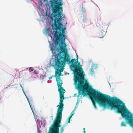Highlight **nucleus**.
I'll use <instances>...</instances> for the list:
<instances>
[{
  "mask_svg": "<svg viewBox=\"0 0 133 133\" xmlns=\"http://www.w3.org/2000/svg\"><path fill=\"white\" fill-rule=\"evenodd\" d=\"M61 125H51L48 133H59V127Z\"/></svg>",
  "mask_w": 133,
  "mask_h": 133,
  "instance_id": "423d86ee",
  "label": "nucleus"
},
{
  "mask_svg": "<svg viewBox=\"0 0 133 133\" xmlns=\"http://www.w3.org/2000/svg\"><path fill=\"white\" fill-rule=\"evenodd\" d=\"M90 73H91L92 74H93L94 73V70L93 69L91 68L90 69Z\"/></svg>",
  "mask_w": 133,
  "mask_h": 133,
  "instance_id": "ddd939ff",
  "label": "nucleus"
},
{
  "mask_svg": "<svg viewBox=\"0 0 133 133\" xmlns=\"http://www.w3.org/2000/svg\"><path fill=\"white\" fill-rule=\"evenodd\" d=\"M126 125H122V126H125Z\"/></svg>",
  "mask_w": 133,
  "mask_h": 133,
  "instance_id": "4be33fe9",
  "label": "nucleus"
},
{
  "mask_svg": "<svg viewBox=\"0 0 133 133\" xmlns=\"http://www.w3.org/2000/svg\"><path fill=\"white\" fill-rule=\"evenodd\" d=\"M67 24V22H66L65 23V24Z\"/></svg>",
  "mask_w": 133,
  "mask_h": 133,
  "instance_id": "5701e85b",
  "label": "nucleus"
},
{
  "mask_svg": "<svg viewBox=\"0 0 133 133\" xmlns=\"http://www.w3.org/2000/svg\"><path fill=\"white\" fill-rule=\"evenodd\" d=\"M87 18L85 17H84L83 20V22L84 23H85L86 22H87Z\"/></svg>",
  "mask_w": 133,
  "mask_h": 133,
  "instance_id": "4468645a",
  "label": "nucleus"
},
{
  "mask_svg": "<svg viewBox=\"0 0 133 133\" xmlns=\"http://www.w3.org/2000/svg\"><path fill=\"white\" fill-rule=\"evenodd\" d=\"M84 133H85V128H83Z\"/></svg>",
  "mask_w": 133,
  "mask_h": 133,
  "instance_id": "6ab92c4d",
  "label": "nucleus"
},
{
  "mask_svg": "<svg viewBox=\"0 0 133 133\" xmlns=\"http://www.w3.org/2000/svg\"><path fill=\"white\" fill-rule=\"evenodd\" d=\"M63 3L62 0H52L51 2L50 6L55 18L54 25L55 27L59 25L63 26L62 23L61 22L62 18L63 8L62 6Z\"/></svg>",
  "mask_w": 133,
  "mask_h": 133,
  "instance_id": "f03ea898",
  "label": "nucleus"
},
{
  "mask_svg": "<svg viewBox=\"0 0 133 133\" xmlns=\"http://www.w3.org/2000/svg\"><path fill=\"white\" fill-rule=\"evenodd\" d=\"M64 129L63 128H62L61 130V132H62L64 131Z\"/></svg>",
  "mask_w": 133,
  "mask_h": 133,
  "instance_id": "f3484780",
  "label": "nucleus"
},
{
  "mask_svg": "<svg viewBox=\"0 0 133 133\" xmlns=\"http://www.w3.org/2000/svg\"><path fill=\"white\" fill-rule=\"evenodd\" d=\"M44 1H46V0H43Z\"/></svg>",
  "mask_w": 133,
  "mask_h": 133,
  "instance_id": "b1692460",
  "label": "nucleus"
},
{
  "mask_svg": "<svg viewBox=\"0 0 133 133\" xmlns=\"http://www.w3.org/2000/svg\"><path fill=\"white\" fill-rule=\"evenodd\" d=\"M31 110H32V112H33V111L32 110V109H31Z\"/></svg>",
  "mask_w": 133,
  "mask_h": 133,
  "instance_id": "393cba45",
  "label": "nucleus"
},
{
  "mask_svg": "<svg viewBox=\"0 0 133 133\" xmlns=\"http://www.w3.org/2000/svg\"><path fill=\"white\" fill-rule=\"evenodd\" d=\"M75 109H74L71 112V115L72 116L74 115L75 113Z\"/></svg>",
  "mask_w": 133,
  "mask_h": 133,
  "instance_id": "dca6fc26",
  "label": "nucleus"
},
{
  "mask_svg": "<svg viewBox=\"0 0 133 133\" xmlns=\"http://www.w3.org/2000/svg\"><path fill=\"white\" fill-rule=\"evenodd\" d=\"M46 124V121L45 120L44 118L41 117L39 121V124H41V125H45Z\"/></svg>",
  "mask_w": 133,
  "mask_h": 133,
  "instance_id": "6e6552de",
  "label": "nucleus"
},
{
  "mask_svg": "<svg viewBox=\"0 0 133 133\" xmlns=\"http://www.w3.org/2000/svg\"><path fill=\"white\" fill-rule=\"evenodd\" d=\"M31 110H32V112H33V111L32 110V109H31Z\"/></svg>",
  "mask_w": 133,
  "mask_h": 133,
  "instance_id": "cd10ccee",
  "label": "nucleus"
},
{
  "mask_svg": "<svg viewBox=\"0 0 133 133\" xmlns=\"http://www.w3.org/2000/svg\"><path fill=\"white\" fill-rule=\"evenodd\" d=\"M34 70V69L32 68H30L29 69V71L30 72Z\"/></svg>",
  "mask_w": 133,
  "mask_h": 133,
  "instance_id": "2eb2a0df",
  "label": "nucleus"
},
{
  "mask_svg": "<svg viewBox=\"0 0 133 133\" xmlns=\"http://www.w3.org/2000/svg\"><path fill=\"white\" fill-rule=\"evenodd\" d=\"M31 110H32V112H33V111L32 110V109H31Z\"/></svg>",
  "mask_w": 133,
  "mask_h": 133,
  "instance_id": "bb28decb",
  "label": "nucleus"
},
{
  "mask_svg": "<svg viewBox=\"0 0 133 133\" xmlns=\"http://www.w3.org/2000/svg\"><path fill=\"white\" fill-rule=\"evenodd\" d=\"M61 25L58 26L55 30L56 31L55 32L54 35V37L56 40V43L57 45H59V43L58 42V41L60 37H63V35H65L64 34L65 32V30L66 29L65 27L63 28V27H61Z\"/></svg>",
  "mask_w": 133,
  "mask_h": 133,
  "instance_id": "20e7f679",
  "label": "nucleus"
},
{
  "mask_svg": "<svg viewBox=\"0 0 133 133\" xmlns=\"http://www.w3.org/2000/svg\"><path fill=\"white\" fill-rule=\"evenodd\" d=\"M102 31H103L101 30V31L99 33V38H101L103 37L105 34L106 31H104L103 30Z\"/></svg>",
  "mask_w": 133,
  "mask_h": 133,
  "instance_id": "0eeeda50",
  "label": "nucleus"
},
{
  "mask_svg": "<svg viewBox=\"0 0 133 133\" xmlns=\"http://www.w3.org/2000/svg\"><path fill=\"white\" fill-rule=\"evenodd\" d=\"M50 30L49 29H47L45 30V32L46 34H48L50 32Z\"/></svg>",
  "mask_w": 133,
  "mask_h": 133,
  "instance_id": "f8f14e48",
  "label": "nucleus"
},
{
  "mask_svg": "<svg viewBox=\"0 0 133 133\" xmlns=\"http://www.w3.org/2000/svg\"><path fill=\"white\" fill-rule=\"evenodd\" d=\"M63 36L60 37L58 41L59 43V45H57L56 41L55 42V46L58 47L57 48L58 50L60 51L61 52L64 53V55L63 56V57L61 56L60 59L58 58L56 61L55 65L57 66V68L56 69L55 72V75H58L59 77L61 76V72H63V69H59L63 66L65 62L71 63L70 68L73 72L74 84L76 88L78 90V96L81 95L83 96L88 95L90 97H112L93 89L88 81L85 78L82 68L79 67L76 65L75 62H74L76 61L75 59H72L70 61V56L68 53L67 49L66 48L67 46L65 43L66 36L65 35H63Z\"/></svg>",
  "mask_w": 133,
  "mask_h": 133,
  "instance_id": "f257e3e1",
  "label": "nucleus"
},
{
  "mask_svg": "<svg viewBox=\"0 0 133 133\" xmlns=\"http://www.w3.org/2000/svg\"><path fill=\"white\" fill-rule=\"evenodd\" d=\"M25 95L26 96V98L27 99V100L29 103V104L30 107L31 108V105L30 104V101H32V100H33L32 98V97H31L30 96H27L25 94Z\"/></svg>",
  "mask_w": 133,
  "mask_h": 133,
  "instance_id": "1a4fd4ad",
  "label": "nucleus"
},
{
  "mask_svg": "<svg viewBox=\"0 0 133 133\" xmlns=\"http://www.w3.org/2000/svg\"><path fill=\"white\" fill-rule=\"evenodd\" d=\"M76 57L77 58L76 59H75L76 60V61L75 62H75L76 63V65H77L79 67V68H81V67H79L78 65L77 64V63H78V55H77V54H76Z\"/></svg>",
  "mask_w": 133,
  "mask_h": 133,
  "instance_id": "9d476101",
  "label": "nucleus"
},
{
  "mask_svg": "<svg viewBox=\"0 0 133 133\" xmlns=\"http://www.w3.org/2000/svg\"><path fill=\"white\" fill-rule=\"evenodd\" d=\"M62 112H57L56 116L52 125H60L62 119Z\"/></svg>",
  "mask_w": 133,
  "mask_h": 133,
  "instance_id": "39448f33",
  "label": "nucleus"
},
{
  "mask_svg": "<svg viewBox=\"0 0 133 133\" xmlns=\"http://www.w3.org/2000/svg\"><path fill=\"white\" fill-rule=\"evenodd\" d=\"M34 74H38V72H37V71L36 70H35L34 71Z\"/></svg>",
  "mask_w": 133,
  "mask_h": 133,
  "instance_id": "a211bd4d",
  "label": "nucleus"
},
{
  "mask_svg": "<svg viewBox=\"0 0 133 133\" xmlns=\"http://www.w3.org/2000/svg\"><path fill=\"white\" fill-rule=\"evenodd\" d=\"M31 110H32V112H33V111L32 110V109H31Z\"/></svg>",
  "mask_w": 133,
  "mask_h": 133,
  "instance_id": "a878e982",
  "label": "nucleus"
},
{
  "mask_svg": "<svg viewBox=\"0 0 133 133\" xmlns=\"http://www.w3.org/2000/svg\"><path fill=\"white\" fill-rule=\"evenodd\" d=\"M31 110H32V112H33V111L32 110V109H31Z\"/></svg>",
  "mask_w": 133,
  "mask_h": 133,
  "instance_id": "c85d7f7f",
  "label": "nucleus"
},
{
  "mask_svg": "<svg viewBox=\"0 0 133 133\" xmlns=\"http://www.w3.org/2000/svg\"><path fill=\"white\" fill-rule=\"evenodd\" d=\"M121 125H125L124 123L123 122L121 123Z\"/></svg>",
  "mask_w": 133,
  "mask_h": 133,
  "instance_id": "aec40b11",
  "label": "nucleus"
},
{
  "mask_svg": "<svg viewBox=\"0 0 133 133\" xmlns=\"http://www.w3.org/2000/svg\"><path fill=\"white\" fill-rule=\"evenodd\" d=\"M52 78V77H49V79H51Z\"/></svg>",
  "mask_w": 133,
  "mask_h": 133,
  "instance_id": "412c9836",
  "label": "nucleus"
},
{
  "mask_svg": "<svg viewBox=\"0 0 133 133\" xmlns=\"http://www.w3.org/2000/svg\"><path fill=\"white\" fill-rule=\"evenodd\" d=\"M72 115H70L69 117L68 118V121L66 123L67 124L68 123H70V118L72 117Z\"/></svg>",
  "mask_w": 133,
  "mask_h": 133,
  "instance_id": "9b49d317",
  "label": "nucleus"
},
{
  "mask_svg": "<svg viewBox=\"0 0 133 133\" xmlns=\"http://www.w3.org/2000/svg\"><path fill=\"white\" fill-rule=\"evenodd\" d=\"M55 76H56V81L57 82V85L58 88V91L59 93L60 102L59 105L57 106L58 107L57 111L62 112L64 108V104L63 103V100L64 97V93L65 91L63 88L61 87L62 85V81L60 77L55 75Z\"/></svg>",
  "mask_w": 133,
  "mask_h": 133,
  "instance_id": "7ed1b4c3",
  "label": "nucleus"
}]
</instances>
